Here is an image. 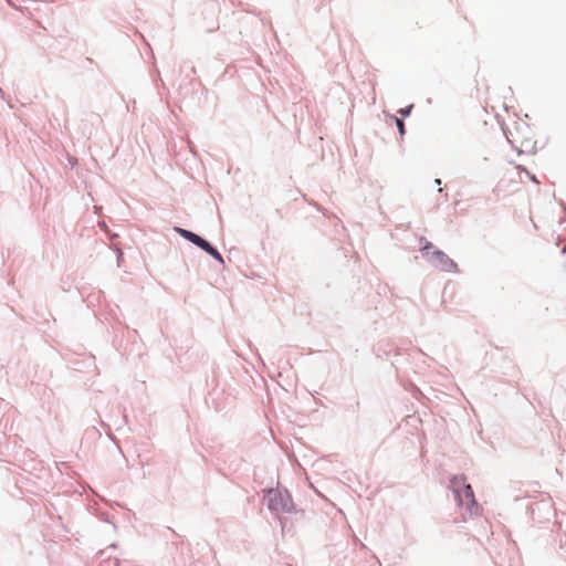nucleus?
<instances>
[{
    "label": "nucleus",
    "mask_w": 566,
    "mask_h": 566,
    "mask_svg": "<svg viewBox=\"0 0 566 566\" xmlns=\"http://www.w3.org/2000/svg\"><path fill=\"white\" fill-rule=\"evenodd\" d=\"M289 506V501L279 491L269 492V507L274 511H284Z\"/></svg>",
    "instance_id": "obj_4"
},
{
    "label": "nucleus",
    "mask_w": 566,
    "mask_h": 566,
    "mask_svg": "<svg viewBox=\"0 0 566 566\" xmlns=\"http://www.w3.org/2000/svg\"><path fill=\"white\" fill-rule=\"evenodd\" d=\"M438 255L444 256L443 252H438Z\"/></svg>",
    "instance_id": "obj_8"
},
{
    "label": "nucleus",
    "mask_w": 566,
    "mask_h": 566,
    "mask_svg": "<svg viewBox=\"0 0 566 566\" xmlns=\"http://www.w3.org/2000/svg\"><path fill=\"white\" fill-rule=\"evenodd\" d=\"M454 492L458 504L464 507L470 515L479 513V505L474 499V493L470 484H465L464 480H454Z\"/></svg>",
    "instance_id": "obj_1"
},
{
    "label": "nucleus",
    "mask_w": 566,
    "mask_h": 566,
    "mask_svg": "<svg viewBox=\"0 0 566 566\" xmlns=\"http://www.w3.org/2000/svg\"><path fill=\"white\" fill-rule=\"evenodd\" d=\"M396 123H397V127H398L399 132H400L401 134H403V133H405V126H403L402 120L397 119V120H396Z\"/></svg>",
    "instance_id": "obj_5"
},
{
    "label": "nucleus",
    "mask_w": 566,
    "mask_h": 566,
    "mask_svg": "<svg viewBox=\"0 0 566 566\" xmlns=\"http://www.w3.org/2000/svg\"><path fill=\"white\" fill-rule=\"evenodd\" d=\"M524 177L531 178L533 181H536L535 177L532 176L526 169H523L520 166H515L511 169H507L501 180L499 181V188L501 190H509L512 188V191L517 190V185L524 182Z\"/></svg>",
    "instance_id": "obj_2"
},
{
    "label": "nucleus",
    "mask_w": 566,
    "mask_h": 566,
    "mask_svg": "<svg viewBox=\"0 0 566 566\" xmlns=\"http://www.w3.org/2000/svg\"><path fill=\"white\" fill-rule=\"evenodd\" d=\"M176 231L181 237H184L185 239L189 240L190 242H192L197 247L201 248L203 251H206L209 255H211L216 260H218L220 262L223 261L221 254L208 241H206L205 239H202L198 234H196V233H193L191 231L181 229V228H176Z\"/></svg>",
    "instance_id": "obj_3"
},
{
    "label": "nucleus",
    "mask_w": 566,
    "mask_h": 566,
    "mask_svg": "<svg viewBox=\"0 0 566 566\" xmlns=\"http://www.w3.org/2000/svg\"><path fill=\"white\" fill-rule=\"evenodd\" d=\"M410 109H411V106L409 108H407V109H401L400 114L403 115V116H407V115H409Z\"/></svg>",
    "instance_id": "obj_6"
},
{
    "label": "nucleus",
    "mask_w": 566,
    "mask_h": 566,
    "mask_svg": "<svg viewBox=\"0 0 566 566\" xmlns=\"http://www.w3.org/2000/svg\"><path fill=\"white\" fill-rule=\"evenodd\" d=\"M440 184H441L440 179H436V185H440Z\"/></svg>",
    "instance_id": "obj_7"
}]
</instances>
